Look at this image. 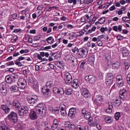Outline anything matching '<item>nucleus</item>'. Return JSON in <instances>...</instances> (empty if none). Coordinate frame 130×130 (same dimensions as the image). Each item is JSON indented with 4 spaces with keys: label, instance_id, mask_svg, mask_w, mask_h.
<instances>
[{
    "label": "nucleus",
    "instance_id": "18",
    "mask_svg": "<svg viewBox=\"0 0 130 130\" xmlns=\"http://www.w3.org/2000/svg\"><path fill=\"white\" fill-rule=\"evenodd\" d=\"M58 120L55 119L53 121V123L52 126H51V128L52 130L57 129V127H58Z\"/></svg>",
    "mask_w": 130,
    "mask_h": 130
},
{
    "label": "nucleus",
    "instance_id": "47",
    "mask_svg": "<svg viewBox=\"0 0 130 130\" xmlns=\"http://www.w3.org/2000/svg\"><path fill=\"white\" fill-rule=\"evenodd\" d=\"M100 31L102 33H104V32L107 31V27H102L101 28Z\"/></svg>",
    "mask_w": 130,
    "mask_h": 130
},
{
    "label": "nucleus",
    "instance_id": "62",
    "mask_svg": "<svg viewBox=\"0 0 130 130\" xmlns=\"http://www.w3.org/2000/svg\"><path fill=\"white\" fill-rule=\"evenodd\" d=\"M97 19H98V17L94 16L93 18L92 19V22H93V23H94L95 22V21H96V20H97Z\"/></svg>",
    "mask_w": 130,
    "mask_h": 130
},
{
    "label": "nucleus",
    "instance_id": "56",
    "mask_svg": "<svg viewBox=\"0 0 130 130\" xmlns=\"http://www.w3.org/2000/svg\"><path fill=\"white\" fill-rule=\"evenodd\" d=\"M52 9H55V10H57V7H55V6H53V7H50L48 8V11L49 12H50V11H51V10H52Z\"/></svg>",
    "mask_w": 130,
    "mask_h": 130
},
{
    "label": "nucleus",
    "instance_id": "6",
    "mask_svg": "<svg viewBox=\"0 0 130 130\" xmlns=\"http://www.w3.org/2000/svg\"><path fill=\"white\" fill-rule=\"evenodd\" d=\"M27 101L29 104H35L37 102V95H28L26 98Z\"/></svg>",
    "mask_w": 130,
    "mask_h": 130
},
{
    "label": "nucleus",
    "instance_id": "61",
    "mask_svg": "<svg viewBox=\"0 0 130 130\" xmlns=\"http://www.w3.org/2000/svg\"><path fill=\"white\" fill-rule=\"evenodd\" d=\"M37 10H38V11H42V10H43V6H42V5L39 6L37 8Z\"/></svg>",
    "mask_w": 130,
    "mask_h": 130
},
{
    "label": "nucleus",
    "instance_id": "43",
    "mask_svg": "<svg viewBox=\"0 0 130 130\" xmlns=\"http://www.w3.org/2000/svg\"><path fill=\"white\" fill-rule=\"evenodd\" d=\"M59 112V108L56 107L53 110V113H58Z\"/></svg>",
    "mask_w": 130,
    "mask_h": 130
},
{
    "label": "nucleus",
    "instance_id": "23",
    "mask_svg": "<svg viewBox=\"0 0 130 130\" xmlns=\"http://www.w3.org/2000/svg\"><path fill=\"white\" fill-rule=\"evenodd\" d=\"M69 60H71V62L72 63V64H73V66H77L78 59L76 57L72 56V57H71V58L69 59Z\"/></svg>",
    "mask_w": 130,
    "mask_h": 130
},
{
    "label": "nucleus",
    "instance_id": "26",
    "mask_svg": "<svg viewBox=\"0 0 130 130\" xmlns=\"http://www.w3.org/2000/svg\"><path fill=\"white\" fill-rule=\"evenodd\" d=\"M10 90L12 91V92H18V91H19V87L16 85H13L10 87Z\"/></svg>",
    "mask_w": 130,
    "mask_h": 130
},
{
    "label": "nucleus",
    "instance_id": "49",
    "mask_svg": "<svg viewBox=\"0 0 130 130\" xmlns=\"http://www.w3.org/2000/svg\"><path fill=\"white\" fill-rule=\"evenodd\" d=\"M124 66H125V70L126 71H127L129 69V64L127 62L124 63Z\"/></svg>",
    "mask_w": 130,
    "mask_h": 130
},
{
    "label": "nucleus",
    "instance_id": "64",
    "mask_svg": "<svg viewBox=\"0 0 130 130\" xmlns=\"http://www.w3.org/2000/svg\"><path fill=\"white\" fill-rule=\"evenodd\" d=\"M113 30H114V31H115V32H117L118 31V28H117V26L115 25L113 27Z\"/></svg>",
    "mask_w": 130,
    "mask_h": 130
},
{
    "label": "nucleus",
    "instance_id": "24",
    "mask_svg": "<svg viewBox=\"0 0 130 130\" xmlns=\"http://www.w3.org/2000/svg\"><path fill=\"white\" fill-rule=\"evenodd\" d=\"M122 55L124 57L128 56V54H129V51L126 48H123L122 51Z\"/></svg>",
    "mask_w": 130,
    "mask_h": 130
},
{
    "label": "nucleus",
    "instance_id": "48",
    "mask_svg": "<svg viewBox=\"0 0 130 130\" xmlns=\"http://www.w3.org/2000/svg\"><path fill=\"white\" fill-rule=\"evenodd\" d=\"M113 82V80L106 79V83L107 85H111Z\"/></svg>",
    "mask_w": 130,
    "mask_h": 130
},
{
    "label": "nucleus",
    "instance_id": "32",
    "mask_svg": "<svg viewBox=\"0 0 130 130\" xmlns=\"http://www.w3.org/2000/svg\"><path fill=\"white\" fill-rule=\"evenodd\" d=\"M52 86H53V83H52V81H48L47 82L46 87L47 88H50L51 87H52Z\"/></svg>",
    "mask_w": 130,
    "mask_h": 130
},
{
    "label": "nucleus",
    "instance_id": "15",
    "mask_svg": "<svg viewBox=\"0 0 130 130\" xmlns=\"http://www.w3.org/2000/svg\"><path fill=\"white\" fill-rule=\"evenodd\" d=\"M7 92L8 91L7 87H6V84H4V85H3V86L1 87V88H0V94L3 95V96H6Z\"/></svg>",
    "mask_w": 130,
    "mask_h": 130
},
{
    "label": "nucleus",
    "instance_id": "35",
    "mask_svg": "<svg viewBox=\"0 0 130 130\" xmlns=\"http://www.w3.org/2000/svg\"><path fill=\"white\" fill-rule=\"evenodd\" d=\"M14 62L16 66H19L20 67H22L23 64H22V62L19 60V59H16V60L14 61Z\"/></svg>",
    "mask_w": 130,
    "mask_h": 130
},
{
    "label": "nucleus",
    "instance_id": "10",
    "mask_svg": "<svg viewBox=\"0 0 130 130\" xmlns=\"http://www.w3.org/2000/svg\"><path fill=\"white\" fill-rule=\"evenodd\" d=\"M76 114H77V110L76 108H72L69 110V111L68 113V116L69 117H70L71 118H74Z\"/></svg>",
    "mask_w": 130,
    "mask_h": 130
},
{
    "label": "nucleus",
    "instance_id": "46",
    "mask_svg": "<svg viewBox=\"0 0 130 130\" xmlns=\"http://www.w3.org/2000/svg\"><path fill=\"white\" fill-rule=\"evenodd\" d=\"M96 44L98 46H102L103 45V43H102V41H101V40H98V41L96 42Z\"/></svg>",
    "mask_w": 130,
    "mask_h": 130
},
{
    "label": "nucleus",
    "instance_id": "52",
    "mask_svg": "<svg viewBox=\"0 0 130 130\" xmlns=\"http://www.w3.org/2000/svg\"><path fill=\"white\" fill-rule=\"evenodd\" d=\"M23 75H27V74H29V73H30V71L28 69H27L23 70Z\"/></svg>",
    "mask_w": 130,
    "mask_h": 130
},
{
    "label": "nucleus",
    "instance_id": "25",
    "mask_svg": "<svg viewBox=\"0 0 130 130\" xmlns=\"http://www.w3.org/2000/svg\"><path fill=\"white\" fill-rule=\"evenodd\" d=\"M106 79L113 81V75L112 73H107L106 75Z\"/></svg>",
    "mask_w": 130,
    "mask_h": 130
},
{
    "label": "nucleus",
    "instance_id": "36",
    "mask_svg": "<svg viewBox=\"0 0 130 130\" xmlns=\"http://www.w3.org/2000/svg\"><path fill=\"white\" fill-rule=\"evenodd\" d=\"M69 130H75L76 129V125H74V123L70 124L69 126V128H68Z\"/></svg>",
    "mask_w": 130,
    "mask_h": 130
},
{
    "label": "nucleus",
    "instance_id": "28",
    "mask_svg": "<svg viewBox=\"0 0 130 130\" xmlns=\"http://www.w3.org/2000/svg\"><path fill=\"white\" fill-rule=\"evenodd\" d=\"M112 67L113 69H114V70H117V69H119V67H120V63L119 62L114 63L112 64Z\"/></svg>",
    "mask_w": 130,
    "mask_h": 130
},
{
    "label": "nucleus",
    "instance_id": "17",
    "mask_svg": "<svg viewBox=\"0 0 130 130\" xmlns=\"http://www.w3.org/2000/svg\"><path fill=\"white\" fill-rule=\"evenodd\" d=\"M71 84L73 88L77 89L79 87V80L77 79H74L73 81H71Z\"/></svg>",
    "mask_w": 130,
    "mask_h": 130
},
{
    "label": "nucleus",
    "instance_id": "9",
    "mask_svg": "<svg viewBox=\"0 0 130 130\" xmlns=\"http://www.w3.org/2000/svg\"><path fill=\"white\" fill-rule=\"evenodd\" d=\"M28 110H29V109H28V107L24 106L23 108H21L20 110L18 111V115L20 116H24L25 114H26V113H28Z\"/></svg>",
    "mask_w": 130,
    "mask_h": 130
},
{
    "label": "nucleus",
    "instance_id": "20",
    "mask_svg": "<svg viewBox=\"0 0 130 130\" xmlns=\"http://www.w3.org/2000/svg\"><path fill=\"white\" fill-rule=\"evenodd\" d=\"M104 99H103V96L99 95L96 96V98L94 101V103L95 104H98V103H99L100 102H102Z\"/></svg>",
    "mask_w": 130,
    "mask_h": 130
},
{
    "label": "nucleus",
    "instance_id": "41",
    "mask_svg": "<svg viewBox=\"0 0 130 130\" xmlns=\"http://www.w3.org/2000/svg\"><path fill=\"white\" fill-rule=\"evenodd\" d=\"M15 64V63H14L13 61H9L5 64V66L6 67H9V66H14Z\"/></svg>",
    "mask_w": 130,
    "mask_h": 130
},
{
    "label": "nucleus",
    "instance_id": "37",
    "mask_svg": "<svg viewBox=\"0 0 130 130\" xmlns=\"http://www.w3.org/2000/svg\"><path fill=\"white\" fill-rule=\"evenodd\" d=\"M119 117H120V113L117 112L115 114V118L116 120H118L119 119Z\"/></svg>",
    "mask_w": 130,
    "mask_h": 130
},
{
    "label": "nucleus",
    "instance_id": "22",
    "mask_svg": "<svg viewBox=\"0 0 130 130\" xmlns=\"http://www.w3.org/2000/svg\"><path fill=\"white\" fill-rule=\"evenodd\" d=\"M112 108H113V104L112 103H109V108L105 111L107 113L110 114L112 112Z\"/></svg>",
    "mask_w": 130,
    "mask_h": 130
},
{
    "label": "nucleus",
    "instance_id": "29",
    "mask_svg": "<svg viewBox=\"0 0 130 130\" xmlns=\"http://www.w3.org/2000/svg\"><path fill=\"white\" fill-rule=\"evenodd\" d=\"M42 91L43 95H48V93H49V89L46 88L45 87L43 88Z\"/></svg>",
    "mask_w": 130,
    "mask_h": 130
},
{
    "label": "nucleus",
    "instance_id": "19",
    "mask_svg": "<svg viewBox=\"0 0 130 130\" xmlns=\"http://www.w3.org/2000/svg\"><path fill=\"white\" fill-rule=\"evenodd\" d=\"M1 129L0 130H11L10 128L8 126L7 123L5 122H2L1 124Z\"/></svg>",
    "mask_w": 130,
    "mask_h": 130
},
{
    "label": "nucleus",
    "instance_id": "2",
    "mask_svg": "<svg viewBox=\"0 0 130 130\" xmlns=\"http://www.w3.org/2000/svg\"><path fill=\"white\" fill-rule=\"evenodd\" d=\"M11 105H12L11 101H7L6 104L2 105L1 106V107L2 109H3L4 111H5L6 114H8V113H10V112L11 111V108H10V106H11Z\"/></svg>",
    "mask_w": 130,
    "mask_h": 130
},
{
    "label": "nucleus",
    "instance_id": "1",
    "mask_svg": "<svg viewBox=\"0 0 130 130\" xmlns=\"http://www.w3.org/2000/svg\"><path fill=\"white\" fill-rule=\"evenodd\" d=\"M36 110L40 116L43 117L46 114V107L43 103H40L36 106Z\"/></svg>",
    "mask_w": 130,
    "mask_h": 130
},
{
    "label": "nucleus",
    "instance_id": "40",
    "mask_svg": "<svg viewBox=\"0 0 130 130\" xmlns=\"http://www.w3.org/2000/svg\"><path fill=\"white\" fill-rule=\"evenodd\" d=\"M116 80L117 82H120V81H122V76L120 75H118L116 77Z\"/></svg>",
    "mask_w": 130,
    "mask_h": 130
},
{
    "label": "nucleus",
    "instance_id": "16",
    "mask_svg": "<svg viewBox=\"0 0 130 130\" xmlns=\"http://www.w3.org/2000/svg\"><path fill=\"white\" fill-rule=\"evenodd\" d=\"M11 77L12 78V82H15L19 80V78H20V74L19 73H13Z\"/></svg>",
    "mask_w": 130,
    "mask_h": 130
},
{
    "label": "nucleus",
    "instance_id": "58",
    "mask_svg": "<svg viewBox=\"0 0 130 130\" xmlns=\"http://www.w3.org/2000/svg\"><path fill=\"white\" fill-rule=\"evenodd\" d=\"M69 3H70V4L73 3V5H76V4H77V0H69Z\"/></svg>",
    "mask_w": 130,
    "mask_h": 130
},
{
    "label": "nucleus",
    "instance_id": "30",
    "mask_svg": "<svg viewBox=\"0 0 130 130\" xmlns=\"http://www.w3.org/2000/svg\"><path fill=\"white\" fill-rule=\"evenodd\" d=\"M105 23V17H102L100 19H99V21L95 22V24L97 23L99 24H104Z\"/></svg>",
    "mask_w": 130,
    "mask_h": 130
},
{
    "label": "nucleus",
    "instance_id": "44",
    "mask_svg": "<svg viewBox=\"0 0 130 130\" xmlns=\"http://www.w3.org/2000/svg\"><path fill=\"white\" fill-rule=\"evenodd\" d=\"M96 30V26H93V27L91 28V29H89L88 30V33H92V32H94Z\"/></svg>",
    "mask_w": 130,
    "mask_h": 130
},
{
    "label": "nucleus",
    "instance_id": "57",
    "mask_svg": "<svg viewBox=\"0 0 130 130\" xmlns=\"http://www.w3.org/2000/svg\"><path fill=\"white\" fill-rule=\"evenodd\" d=\"M15 50V48L13 46H11L9 48L8 51L10 52H12V51H14Z\"/></svg>",
    "mask_w": 130,
    "mask_h": 130
},
{
    "label": "nucleus",
    "instance_id": "31",
    "mask_svg": "<svg viewBox=\"0 0 130 130\" xmlns=\"http://www.w3.org/2000/svg\"><path fill=\"white\" fill-rule=\"evenodd\" d=\"M5 81L8 84H11L13 80H12V78L10 77V76L8 75L5 77Z\"/></svg>",
    "mask_w": 130,
    "mask_h": 130
},
{
    "label": "nucleus",
    "instance_id": "34",
    "mask_svg": "<svg viewBox=\"0 0 130 130\" xmlns=\"http://www.w3.org/2000/svg\"><path fill=\"white\" fill-rule=\"evenodd\" d=\"M20 103L17 101H14L13 102V106L15 107V108H19L20 107Z\"/></svg>",
    "mask_w": 130,
    "mask_h": 130
},
{
    "label": "nucleus",
    "instance_id": "14",
    "mask_svg": "<svg viewBox=\"0 0 130 130\" xmlns=\"http://www.w3.org/2000/svg\"><path fill=\"white\" fill-rule=\"evenodd\" d=\"M29 118L31 119V120H35V119H37V114H36V112L33 110L30 111L29 113Z\"/></svg>",
    "mask_w": 130,
    "mask_h": 130
},
{
    "label": "nucleus",
    "instance_id": "7",
    "mask_svg": "<svg viewBox=\"0 0 130 130\" xmlns=\"http://www.w3.org/2000/svg\"><path fill=\"white\" fill-rule=\"evenodd\" d=\"M78 54L82 58H86L88 55V50L87 49L80 48L78 50Z\"/></svg>",
    "mask_w": 130,
    "mask_h": 130
},
{
    "label": "nucleus",
    "instance_id": "8",
    "mask_svg": "<svg viewBox=\"0 0 130 130\" xmlns=\"http://www.w3.org/2000/svg\"><path fill=\"white\" fill-rule=\"evenodd\" d=\"M82 113L83 115H84V118H85V119H88V120H93V118L91 117V114L90 112L87 111L86 109H83L82 111Z\"/></svg>",
    "mask_w": 130,
    "mask_h": 130
},
{
    "label": "nucleus",
    "instance_id": "33",
    "mask_svg": "<svg viewBox=\"0 0 130 130\" xmlns=\"http://www.w3.org/2000/svg\"><path fill=\"white\" fill-rule=\"evenodd\" d=\"M65 93L66 95H71V94H73V89L71 88L67 89L65 90Z\"/></svg>",
    "mask_w": 130,
    "mask_h": 130
},
{
    "label": "nucleus",
    "instance_id": "21",
    "mask_svg": "<svg viewBox=\"0 0 130 130\" xmlns=\"http://www.w3.org/2000/svg\"><path fill=\"white\" fill-rule=\"evenodd\" d=\"M126 93L127 92L126 89H123L121 90L120 91V98L123 100V99H124L125 96H126Z\"/></svg>",
    "mask_w": 130,
    "mask_h": 130
},
{
    "label": "nucleus",
    "instance_id": "3",
    "mask_svg": "<svg viewBox=\"0 0 130 130\" xmlns=\"http://www.w3.org/2000/svg\"><path fill=\"white\" fill-rule=\"evenodd\" d=\"M8 118L11 122H17L18 121V114L14 112H11L8 115Z\"/></svg>",
    "mask_w": 130,
    "mask_h": 130
},
{
    "label": "nucleus",
    "instance_id": "42",
    "mask_svg": "<svg viewBox=\"0 0 130 130\" xmlns=\"http://www.w3.org/2000/svg\"><path fill=\"white\" fill-rule=\"evenodd\" d=\"M17 40H18V37L16 36H15L12 38L11 41V42L14 43V42H16V41H17Z\"/></svg>",
    "mask_w": 130,
    "mask_h": 130
},
{
    "label": "nucleus",
    "instance_id": "50",
    "mask_svg": "<svg viewBox=\"0 0 130 130\" xmlns=\"http://www.w3.org/2000/svg\"><path fill=\"white\" fill-rule=\"evenodd\" d=\"M104 68H105L106 70H108L109 68V64L108 63V62H106L105 63V64L104 65Z\"/></svg>",
    "mask_w": 130,
    "mask_h": 130
},
{
    "label": "nucleus",
    "instance_id": "60",
    "mask_svg": "<svg viewBox=\"0 0 130 130\" xmlns=\"http://www.w3.org/2000/svg\"><path fill=\"white\" fill-rule=\"evenodd\" d=\"M72 52H74V53H76V51H78V52H79V49H78V48L75 47L74 49H72Z\"/></svg>",
    "mask_w": 130,
    "mask_h": 130
},
{
    "label": "nucleus",
    "instance_id": "59",
    "mask_svg": "<svg viewBox=\"0 0 130 130\" xmlns=\"http://www.w3.org/2000/svg\"><path fill=\"white\" fill-rule=\"evenodd\" d=\"M127 81L128 85H130V74L127 75Z\"/></svg>",
    "mask_w": 130,
    "mask_h": 130
},
{
    "label": "nucleus",
    "instance_id": "27",
    "mask_svg": "<svg viewBox=\"0 0 130 130\" xmlns=\"http://www.w3.org/2000/svg\"><path fill=\"white\" fill-rule=\"evenodd\" d=\"M46 41L49 44H52L54 42V39L52 37H49L46 39Z\"/></svg>",
    "mask_w": 130,
    "mask_h": 130
},
{
    "label": "nucleus",
    "instance_id": "39",
    "mask_svg": "<svg viewBox=\"0 0 130 130\" xmlns=\"http://www.w3.org/2000/svg\"><path fill=\"white\" fill-rule=\"evenodd\" d=\"M60 108L61 111L66 110V105L64 104H61L60 105Z\"/></svg>",
    "mask_w": 130,
    "mask_h": 130
},
{
    "label": "nucleus",
    "instance_id": "38",
    "mask_svg": "<svg viewBox=\"0 0 130 130\" xmlns=\"http://www.w3.org/2000/svg\"><path fill=\"white\" fill-rule=\"evenodd\" d=\"M105 121L106 122H107L108 123H110L112 120H111V118L110 117H107L105 118Z\"/></svg>",
    "mask_w": 130,
    "mask_h": 130
},
{
    "label": "nucleus",
    "instance_id": "12",
    "mask_svg": "<svg viewBox=\"0 0 130 130\" xmlns=\"http://www.w3.org/2000/svg\"><path fill=\"white\" fill-rule=\"evenodd\" d=\"M85 79L87 81V82H89L90 84H93V83H95V80H96V78L93 75L86 76Z\"/></svg>",
    "mask_w": 130,
    "mask_h": 130
},
{
    "label": "nucleus",
    "instance_id": "13",
    "mask_svg": "<svg viewBox=\"0 0 130 130\" xmlns=\"http://www.w3.org/2000/svg\"><path fill=\"white\" fill-rule=\"evenodd\" d=\"M82 95L85 98H88L90 97V93H89V91L87 90L86 88H82L81 89Z\"/></svg>",
    "mask_w": 130,
    "mask_h": 130
},
{
    "label": "nucleus",
    "instance_id": "55",
    "mask_svg": "<svg viewBox=\"0 0 130 130\" xmlns=\"http://www.w3.org/2000/svg\"><path fill=\"white\" fill-rule=\"evenodd\" d=\"M118 28V31L119 32H121L122 30V25H119L117 27Z\"/></svg>",
    "mask_w": 130,
    "mask_h": 130
},
{
    "label": "nucleus",
    "instance_id": "4",
    "mask_svg": "<svg viewBox=\"0 0 130 130\" xmlns=\"http://www.w3.org/2000/svg\"><path fill=\"white\" fill-rule=\"evenodd\" d=\"M53 92L54 94H56L58 96H62L64 94V90L62 88L54 87Z\"/></svg>",
    "mask_w": 130,
    "mask_h": 130
},
{
    "label": "nucleus",
    "instance_id": "51",
    "mask_svg": "<svg viewBox=\"0 0 130 130\" xmlns=\"http://www.w3.org/2000/svg\"><path fill=\"white\" fill-rule=\"evenodd\" d=\"M61 115L62 116H66L67 115V111L66 110H62L60 111Z\"/></svg>",
    "mask_w": 130,
    "mask_h": 130
},
{
    "label": "nucleus",
    "instance_id": "11",
    "mask_svg": "<svg viewBox=\"0 0 130 130\" xmlns=\"http://www.w3.org/2000/svg\"><path fill=\"white\" fill-rule=\"evenodd\" d=\"M64 80L66 83L68 84L72 82L73 80V77H72V75L70 73H66L64 74Z\"/></svg>",
    "mask_w": 130,
    "mask_h": 130
},
{
    "label": "nucleus",
    "instance_id": "54",
    "mask_svg": "<svg viewBox=\"0 0 130 130\" xmlns=\"http://www.w3.org/2000/svg\"><path fill=\"white\" fill-rule=\"evenodd\" d=\"M40 38H41V36H37L34 37V40L35 41H37L39 40V39H40Z\"/></svg>",
    "mask_w": 130,
    "mask_h": 130
},
{
    "label": "nucleus",
    "instance_id": "63",
    "mask_svg": "<svg viewBox=\"0 0 130 130\" xmlns=\"http://www.w3.org/2000/svg\"><path fill=\"white\" fill-rule=\"evenodd\" d=\"M47 124H48V122H47V121L43 122L42 123V126H46Z\"/></svg>",
    "mask_w": 130,
    "mask_h": 130
},
{
    "label": "nucleus",
    "instance_id": "53",
    "mask_svg": "<svg viewBox=\"0 0 130 130\" xmlns=\"http://www.w3.org/2000/svg\"><path fill=\"white\" fill-rule=\"evenodd\" d=\"M118 87H122L123 86V81L119 82L117 83Z\"/></svg>",
    "mask_w": 130,
    "mask_h": 130
},
{
    "label": "nucleus",
    "instance_id": "5",
    "mask_svg": "<svg viewBox=\"0 0 130 130\" xmlns=\"http://www.w3.org/2000/svg\"><path fill=\"white\" fill-rule=\"evenodd\" d=\"M27 82L24 78H19L17 82V85L20 89H25Z\"/></svg>",
    "mask_w": 130,
    "mask_h": 130
},
{
    "label": "nucleus",
    "instance_id": "45",
    "mask_svg": "<svg viewBox=\"0 0 130 130\" xmlns=\"http://www.w3.org/2000/svg\"><path fill=\"white\" fill-rule=\"evenodd\" d=\"M18 17V14H13L11 16V20H14V19H16Z\"/></svg>",
    "mask_w": 130,
    "mask_h": 130
}]
</instances>
